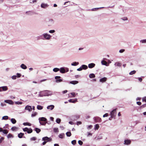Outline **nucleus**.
Listing matches in <instances>:
<instances>
[{
	"mask_svg": "<svg viewBox=\"0 0 146 146\" xmlns=\"http://www.w3.org/2000/svg\"><path fill=\"white\" fill-rule=\"evenodd\" d=\"M116 109H114L111 112V118L114 117L116 114Z\"/></svg>",
	"mask_w": 146,
	"mask_h": 146,
	"instance_id": "1",
	"label": "nucleus"
},
{
	"mask_svg": "<svg viewBox=\"0 0 146 146\" xmlns=\"http://www.w3.org/2000/svg\"><path fill=\"white\" fill-rule=\"evenodd\" d=\"M42 140L47 142L50 141L52 140V139L47 137H45L42 138Z\"/></svg>",
	"mask_w": 146,
	"mask_h": 146,
	"instance_id": "2",
	"label": "nucleus"
},
{
	"mask_svg": "<svg viewBox=\"0 0 146 146\" xmlns=\"http://www.w3.org/2000/svg\"><path fill=\"white\" fill-rule=\"evenodd\" d=\"M94 120L96 122H100L101 121V119L99 117H96L94 118Z\"/></svg>",
	"mask_w": 146,
	"mask_h": 146,
	"instance_id": "3",
	"label": "nucleus"
},
{
	"mask_svg": "<svg viewBox=\"0 0 146 146\" xmlns=\"http://www.w3.org/2000/svg\"><path fill=\"white\" fill-rule=\"evenodd\" d=\"M25 109L28 110L29 111H32V108L31 106L28 105L26 106Z\"/></svg>",
	"mask_w": 146,
	"mask_h": 146,
	"instance_id": "4",
	"label": "nucleus"
},
{
	"mask_svg": "<svg viewBox=\"0 0 146 146\" xmlns=\"http://www.w3.org/2000/svg\"><path fill=\"white\" fill-rule=\"evenodd\" d=\"M38 120H39V121H44V122L47 121L46 119L44 117H40L39 118Z\"/></svg>",
	"mask_w": 146,
	"mask_h": 146,
	"instance_id": "5",
	"label": "nucleus"
},
{
	"mask_svg": "<svg viewBox=\"0 0 146 146\" xmlns=\"http://www.w3.org/2000/svg\"><path fill=\"white\" fill-rule=\"evenodd\" d=\"M131 143V141L128 139L125 140L124 141V144L125 145H128L130 144Z\"/></svg>",
	"mask_w": 146,
	"mask_h": 146,
	"instance_id": "6",
	"label": "nucleus"
},
{
	"mask_svg": "<svg viewBox=\"0 0 146 146\" xmlns=\"http://www.w3.org/2000/svg\"><path fill=\"white\" fill-rule=\"evenodd\" d=\"M107 79L106 77H104L101 79H100V81L102 82H106L107 80Z\"/></svg>",
	"mask_w": 146,
	"mask_h": 146,
	"instance_id": "7",
	"label": "nucleus"
},
{
	"mask_svg": "<svg viewBox=\"0 0 146 146\" xmlns=\"http://www.w3.org/2000/svg\"><path fill=\"white\" fill-rule=\"evenodd\" d=\"M44 36L45 38L47 39H49L50 37V36L49 35H48L47 34H45L44 35Z\"/></svg>",
	"mask_w": 146,
	"mask_h": 146,
	"instance_id": "8",
	"label": "nucleus"
},
{
	"mask_svg": "<svg viewBox=\"0 0 146 146\" xmlns=\"http://www.w3.org/2000/svg\"><path fill=\"white\" fill-rule=\"evenodd\" d=\"M95 65V64L93 63L90 64L88 65V67L89 68H92L94 67Z\"/></svg>",
	"mask_w": 146,
	"mask_h": 146,
	"instance_id": "9",
	"label": "nucleus"
},
{
	"mask_svg": "<svg viewBox=\"0 0 146 146\" xmlns=\"http://www.w3.org/2000/svg\"><path fill=\"white\" fill-rule=\"evenodd\" d=\"M68 101L70 102L75 103L77 102V100L76 99H75L74 100L72 99H70Z\"/></svg>",
	"mask_w": 146,
	"mask_h": 146,
	"instance_id": "10",
	"label": "nucleus"
},
{
	"mask_svg": "<svg viewBox=\"0 0 146 146\" xmlns=\"http://www.w3.org/2000/svg\"><path fill=\"white\" fill-rule=\"evenodd\" d=\"M71 84H72L74 85H75L76 84L78 83V82L77 81L75 80V81H70L69 82Z\"/></svg>",
	"mask_w": 146,
	"mask_h": 146,
	"instance_id": "11",
	"label": "nucleus"
},
{
	"mask_svg": "<svg viewBox=\"0 0 146 146\" xmlns=\"http://www.w3.org/2000/svg\"><path fill=\"white\" fill-rule=\"evenodd\" d=\"M54 108V105H50L47 106V109L51 110L53 109Z\"/></svg>",
	"mask_w": 146,
	"mask_h": 146,
	"instance_id": "12",
	"label": "nucleus"
},
{
	"mask_svg": "<svg viewBox=\"0 0 146 146\" xmlns=\"http://www.w3.org/2000/svg\"><path fill=\"white\" fill-rule=\"evenodd\" d=\"M2 91H5L7 90L8 89V88L7 86H4L1 87Z\"/></svg>",
	"mask_w": 146,
	"mask_h": 146,
	"instance_id": "13",
	"label": "nucleus"
},
{
	"mask_svg": "<svg viewBox=\"0 0 146 146\" xmlns=\"http://www.w3.org/2000/svg\"><path fill=\"white\" fill-rule=\"evenodd\" d=\"M60 72L62 73H64L65 72V70L64 68H61L60 69Z\"/></svg>",
	"mask_w": 146,
	"mask_h": 146,
	"instance_id": "14",
	"label": "nucleus"
},
{
	"mask_svg": "<svg viewBox=\"0 0 146 146\" xmlns=\"http://www.w3.org/2000/svg\"><path fill=\"white\" fill-rule=\"evenodd\" d=\"M18 128L15 126L11 128V129L13 131H16L17 130Z\"/></svg>",
	"mask_w": 146,
	"mask_h": 146,
	"instance_id": "15",
	"label": "nucleus"
},
{
	"mask_svg": "<svg viewBox=\"0 0 146 146\" xmlns=\"http://www.w3.org/2000/svg\"><path fill=\"white\" fill-rule=\"evenodd\" d=\"M21 67L22 69H25L27 68V67L24 64H22L21 65Z\"/></svg>",
	"mask_w": 146,
	"mask_h": 146,
	"instance_id": "16",
	"label": "nucleus"
},
{
	"mask_svg": "<svg viewBox=\"0 0 146 146\" xmlns=\"http://www.w3.org/2000/svg\"><path fill=\"white\" fill-rule=\"evenodd\" d=\"M41 6L43 8H45L47 7V5L46 4L42 3L41 4Z\"/></svg>",
	"mask_w": 146,
	"mask_h": 146,
	"instance_id": "17",
	"label": "nucleus"
},
{
	"mask_svg": "<svg viewBox=\"0 0 146 146\" xmlns=\"http://www.w3.org/2000/svg\"><path fill=\"white\" fill-rule=\"evenodd\" d=\"M89 77L90 78H94L95 77V75L94 74H91L89 75Z\"/></svg>",
	"mask_w": 146,
	"mask_h": 146,
	"instance_id": "18",
	"label": "nucleus"
},
{
	"mask_svg": "<svg viewBox=\"0 0 146 146\" xmlns=\"http://www.w3.org/2000/svg\"><path fill=\"white\" fill-rule=\"evenodd\" d=\"M82 69L84 70H86L88 68V66H87L85 65H83L82 66Z\"/></svg>",
	"mask_w": 146,
	"mask_h": 146,
	"instance_id": "19",
	"label": "nucleus"
},
{
	"mask_svg": "<svg viewBox=\"0 0 146 146\" xmlns=\"http://www.w3.org/2000/svg\"><path fill=\"white\" fill-rule=\"evenodd\" d=\"M35 130L37 133H39L41 131V130L40 129L38 128H35Z\"/></svg>",
	"mask_w": 146,
	"mask_h": 146,
	"instance_id": "20",
	"label": "nucleus"
},
{
	"mask_svg": "<svg viewBox=\"0 0 146 146\" xmlns=\"http://www.w3.org/2000/svg\"><path fill=\"white\" fill-rule=\"evenodd\" d=\"M43 107L40 105H38L37 106V109L38 110H41L43 109Z\"/></svg>",
	"mask_w": 146,
	"mask_h": 146,
	"instance_id": "21",
	"label": "nucleus"
},
{
	"mask_svg": "<svg viewBox=\"0 0 146 146\" xmlns=\"http://www.w3.org/2000/svg\"><path fill=\"white\" fill-rule=\"evenodd\" d=\"M3 132L5 134H7L8 133V131L7 129H3Z\"/></svg>",
	"mask_w": 146,
	"mask_h": 146,
	"instance_id": "22",
	"label": "nucleus"
},
{
	"mask_svg": "<svg viewBox=\"0 0 146 146\" xmlns=\"http://www.w3.org/2000/svg\"><path fill=\"white\" fill-rule=\"evenodd\" d=\"M11 121L13 124H15L16 122V121L14 118H12L11 119Z\"/></svg>",
	"mask_w": 146,
	"mask_h": 146,
	"instance_id": "23",
	"label": "nucleus"
},
{
	"mask_svg": "<svg viewBox=\"0 0 146 146\" xmlns=\"http://www.w3.org/2000/svg\"><path fill=\"white\" fill-rule=\"evenodd\" d=\"M33 132V130L32 129H31V128L29 129L28 128V130L27 131V133H32Z\"/></svg>",
	"mask_w": 146,
	"mask_h": 146,
	"instance_id": "24",
	"label": "nucleus"
},
{
	"mask_svg": "<svg viewBox=\"0 0 146 146\" xmlns=\"http://www.w3.org/2000/svg\"><path fill=\"white\" fill-rule=\"evenodd\" d=\"M39 122H40V125H45L47 123V121H46V122L44 121L43 122L39 121Z\"/></svg>",
	"mask_w": 146,
	"mask_h": 146,
	"instance_id": "25",
	"label": "nucleus"
},
{
	"mask_svg": "<svg viewBox=\"0 0 146 146\" xmlns=\"http://www.w3.org/2000/svg\"><path fill=\"white\" fill-rule=\"evenodd\" d=\"M17 76H13L12 77V79L15 80L16 79V77H18V73H17Z\"/></svg>",
	"mask_w": 146,
	"mask_h": 146,
	"instance_id": "26",
	"label": "nucleus"
},
{
	"mask_svg": "<svg viewBox=\"0 0 146 146\" xmlns=\"http://www.w3.org/2000/svg\"><path fill=\"white\" fill-rule=\"evenodd\" d=\"M23 124L25 125H28L29 126H31V124L28 122L24 123Z\"/></svg>",
	"mask_w": 146,
	"mask_h": 146,
	"instance_id": "27",
	"label": "nucleus"
},
{
	"mask_svg": "<svg viewBox=\"0 0 146 146\" xmlns=\"http://www.w3.org/2000/svg\"><path fill=\"white\" fill-rule=\"evenodd\" d=\"M66 135L68 137H70L71 135V133L70 132H67L66 133Z\"/></svg>",
	"mask_w": 146,
	"mask_h": 146,
	"instance_id": "28",
	"label": "nucleus"
},
{
	"mask_svg": "<svg viewBox=\"0 0 146 146\" xmlns=\"http://www.w3.org/2000/svg\"><path fill=\"white\" fill-rule=\"evenodd\" d=\"M99 127V126L98 124H96L95 125V129L98 130Z\"/></svg>",
	"mask_w": 146,
	"mask_h": 146,
	"instance_id": "29",
	"label": "nucleus"
},
{
	"mask_svg": "<svg viewBox=\"0 0 146 146\" xmlns=\"http://www.w3.org/2000/svg\"><path fill=\"white\" fill-rule=\"evenodd\" d=\"M79 63L78 62H75L72 63L71 65L72 66H76Z\"/></svg>",
	"mask_w": 146,
	"mask_h": 146,
	"instance_id": "30",
	"label": "nucleus"
},
{
	"mask_svg": "<svg viewBox=\"0 0 146 146\" xmlns=\"http://www.w3.org/2000/svg\"><path fill=\"white\" fill-rule=\"evenodd\" d=\"M53 71L54 72H57V71L60 70V69L58 68H55L53 69Z\"/></svg>",
	"mask_w": 146,
	"mask_h": 146,
	"instance_id": "31",
	"label": "nucleus"
},
{
	"mask_svg": "<svg viewBox=\"0 0 146 146\" xmlns=\"http://www.w3.org/2000/svg\"><path fill=\"white\" fill-rule=\"evenodd\" d=\"M8 119V117L7 116H3L2 118V119L7 120Z\"/></svg>",
	"mask_w": 146,
	"mask_h": 146,
	"instance_id": "32",
	"label": "nucleus"
},
{
	"mask_svg": "<svg viewBox=\"0 0 146 146\" xmlns=\"http://www.w3.org/2000/svg\"><path fill=\"white\" fill-rule=\"evenodd\" d=\"M102 63L103 65H106L107 63L106 61L103 60L102 61Z\"/></svg>",
	"mask_w": 146,
	"mask_h": 146,
	"instance_id": "33",
	"label": "nucleus"
},
{
	"mask_svg": "<svg viewBox=\"0 0 146 146\" xmlns=\"http://www.w3.org/2000/svg\"><path fill=\"white\" fill-rule=\"evenodd\" d=\"M48 91H45L43 92V93L45 94L44 96H48Z\"/></svg>",
	"mask_w": 146,
	"mask_h": 146,
	"instance_id": "34",
	"label": "nucleus"
},
{
	"mask_svg": "<svg viewBox=\"0 0 146 146\" xmlns=\"http://www.w3.org/2000/svg\"><path fill=\"white\" fill-rule=\"evenodd\" d=\"M24 135V134L21 133L19 134V138H21Z\"/></svg>",
	"mask_w": 146,
	"mask_h": 146,
	"instance_id": "35",
	"label": "nucleus"
},
{
	"mask_svg": "<svg viewBox=\"0 0 146 146\" xmlns=\"http://www.w3.org/2000/svg\"><path fill=\"white\" fill-rule=\"evenodd\" d=\"M64 135V133L61 134L59 135V137L60 138H63Z\"/></svg>",
	"mask_w": 146,
	"mask_h": 146,
	"instance_id": "36",
	"label": "nucleus"
},
{
	"mask_svg": "<svg viewBox=\"0 0 146 146\" xmlns=\"http://www.w3.org/2000/svg\"><path fill=\"white\" fill-rule=\"evenodd\" d=\"M37 113L36 112H35L34 113H33L32 114H31V116L32 117H34V116H36L37 115Z\"/></svg>",
	"mask_w": 146,
	"mask_h": 146,
	"instance_id": "37",
	"label": "nucleus"
},
{
	"mask_svg": "<svg viewBox=\"0 0 146 146\" xmlns=\"http://www.w3.org/2000/svg\"><path fill=\"white\" fill-rule=\"evenodd\" d=\"M136 72L135 70H133L131 71L129 73V74L130 75H132L133 74H135L136 73Z\"/></svg>",
	"mask_w": 146,
	"mask_h": 146,
	"instance_id": "38",
	"label": "nucleus"
},
{
	"mask_svg": "<svg viewBox=\"0 0 146 146\" xmlns=\"http://www.w3.org/2000/svg\"><path fill=\"white\" fill-rule=\"evenodd\" d=\"M53 131L54 132H58V128H55L53 129Z\"/></svg>",
	"mask_w": 146,
	"mask_h": 146,
	"instance_id": "39",
	"label": "nucleus"
},
{
	"mask_svg": "<svg viewBox=\"0 0 146 146\" xmlns=\"http://www.w3.org/2000/svg\"><path fill=\"white\" fill-rule=\"evenodd\" d=\"M56 121L57 123H59L60 122L61 119L59 118H57L56 119Z\"/></svg>",
	"mask_w": 146,
	"mask_h": 146,
	"instance_id": "40",
	"label": "nucleus"
},
{
	"mask_svg": "<svg viewBox=\"0 0 146 146\" xmlns=\"http://www.w3.org/2000/svg\"><path fill=\"white\" fill-rule=\"evenodd\" d=\"M7 137L8 138H10L13 137V135L12 134L9 133L8 135L7 136Z\"/></svg>",
	"mask_w": 146,
	"mask_h": 146,
	"instance_id": "41",
	"label": "nucleus"
},
{
	"mask_svg": "<svg viewBox=\"0 0 146 146\" xmlns=\"http://www.w3.org/2000/svg\"><path fill=\"white\" fill-rule=\"evenodd\" d=\"M36 139V138L35 137H33L30 139L31 141H35Z\"/></svg>",
	"mask_w": 146,
	"mask_h": 146,
	"instance_id": "42",
	"label": "nucleus"
},
{
	"mask_svg": "<svg viewBox=\"0 0 146 146\" xmlns=\"http://www.w3.org/2000/svg\"><path fill=\"white\" fill-rule=\"evenodd\" d=\"M76 143V141L75 140H74L72 141V143L73 145H75Z\"/></svg>",
	"mask_w": 146,
	"mask_h": 146,
	"instance_id": "43",
	"label": "nucleus"
},
{
	"mask_svg": "<svg viewBox=\"0 0 146 146\" xmlns=\"http://www.w3.org/2000/svg\"><path fill=\"white\" fill-rule=\"evenodd\" d=\"M62 81V80L61 79H57L56 80V82H60Z\"/></svg>",
	"mask_w": 146,
	"mask_h": 146,
	"instance_id": "44",
	"label": "nucleus"
},
{
	"mask_svg": "<svg viewBox=\"0 0 146 146\" xmlns=\"http://www.w3.org/2000/svg\"><path fill=\"white\" fill-rule=\"evenodd\" d=\"M116 64H117V65L118 66H120L121 65V64L119 62H117L116 63Z\"/></svg>",
	"mask_w": 146,
	"mask_h": 146,
	"instance_id": "45",
	"label": "nucleus"
},
{
	"mask_svg": "<svg viewBox=\"0 0 146 146\" xmlns=\"http://www.w3.org/2000/svg\"><path fill=\"white\" fill-rule=\"evenodd\" d=\"M79 144L80 145H82L83 144V142L81 140H79L78 141Z\"/></svg>",
	"mask_w": 146,
	"mask_h": 146,
	"instance_id": "46",
	"label": "nucleus"
},
{
	"mask_svg": "<svg viewBox=\"0 0 146 146\" xmlns=\"http://www.w3.org/2000/svg\"><path fill=\"white\" fill-rule=\"evenodd\" d=\"M23 129L24 131H27H27L28 130V128L27 127H26L23 128Z\"/></svg>",
	"mask_w": 146,
	"mask_h": 146,
	"instance_id": "47",
	"label": "nucleus"
},
{
	"mask_svg": "<svg viewBox=\"0 0 146 146\" xmlns=\"http://www.w3.org/2000/svg\"><path fill=\"white\" fill-rule=\"evenodd\" d=\"M4 138L3 137H1V139H0V143H1L2 141L4 140Z\"/></svg>",
	"mask_w": 146,
	"mask_h": 146,
	"instance_id": "48",
	"label": "nucleus"
},
{
	"mask_svg": "<svg viewBox=\"0 0 146 146\" xmlns=\"http://www.w3.org/2000/svg\"><path fill=\"white\" fill-rule=\"evenodd\" d=\"M146 106V104H143L140 106L141 108H143Z\"/></svg>",
	"mask_w": 146,
	"mask_h": 146,
	"instance_id": "49",
	"label": "nucleus"
},
{
	"mask_svg": "<svg viewBox=\"0 0 146 146\" xmlns=\"http://www.w3.org/2000/svg\"><path fill=\"white\" fill-rule=\"evenodd\" d=\"M108 115V113H106L103 115V117H107Z\"/></svg>",
	"mask_w": 146,
	"mask_h": 146,
	"instance_id": "50",
	"label": "nucleus"
},
{
	"mask_svg": "<svg viewBox=\"0 0 146 146\" xmlns=\"http://www.w3.org/2000/svg\"><path fill=\"white\" fill-rule=\"evenodd\" d=\"M124 51H125V50L124 49H121V50H119V52L120 53H122L123 52H124Z\"/></svg>",
	"mask_w": 146,
	"mask_h": 146,
	"instance_id": "51",
	"label": "nucleus"
},
{
	"mask_svg": "<svg viewBox=\"0 0 146 146\" xmlns=\"http://www.w3.org/2000/svg\"><path fill=\"white\" fill-rule=\"evenodd\" d=\"M61 78L60 76H56L55 77V79L57 80L58 79H59Z\"/></svg>",
	"mask_w": 146,
	"mask_h": 146,
	"instance_id": "52",
	"label": "nucleus"
},
{
	"mask_svg": "<svg viewBox=\"0 0 146 146\" xmlns=\"http://www.w3.org/2000/svg\"><path fill=\"white\" fill-rule=\"evenodd\" d=\"M55 32L54 30H51L49 31V32L50 33H53Z\"/></svg>",
	"mask_w": 146,
	"mask_h": 146,
	"instance_id": "53",
	"label": "nucleus"
},
{
	"mask_svg": "<svg viewBox=\"0 0 146 146\" xmlns=\"http://www.w3.org/2000/svg\"><path fill=\"white\" fill-rule=\"evenodd\" d=\"M142 100L143 101H145L146 102V97L143 98L142 99Z\"/></svg>",
	"mask_w": 146,
	"mask_h": 146,
	"instance_id": "54",
	"label": "nucleus"
},
{
	"mask_svg": "<svg viewBox=\"0 0 146 146\" xmlns=\"http://www.w3.org/2000/svg\"><path fill=\"white\" fill-rule=\"evenodd\" d=\"M82 70V67H80V68H78L77 69V70L78 71H80Z\"/></svg>",
	"mask_w": 146,
	"mask_h": 146,
	"instance_id": "55",
	"label": "nucleus"
},
{
	"mask_svg": "<svg viewBox=\"0 0 146 146\" xmlns=\"http://www.w3.org/2000/svg\"><path fill=\"white\" fill-rule=\"evenodd\" d=\"M7 100H5V102H6V101H7ZM9 102H6L7 103H9V104H11L13 102L12 100H9Z\"/></svg>",
	"mask_w": 146,
	"mask_h": 146,
	"instance_id": "56",
	"label": "nucleus"
},
{
	"mask_svg": "<svg viewBox=\"0 0 146 146\" xmlns=\"http://www.w3.org/2000/svg\"><path fill=\"white\" fill-rule=\"evenodd\" d=\"M137 104L139 105H141V102H137Z\"/></svg>",
	"mask_w": 146,
	"mask_h": 146,
	"instance_id": "57",
	"label": "nucleus"
},
{
	"mask_svg": "<svg viewBox=\"0 0 146 146\" xmlns=\"http://www.w3.org/2000/svg\"><path fill=\"white\" fill-rule=\"evenodd\" d=\"M82 124V122L81 121H78L77 122V124L78 125H80Z\"/></svg>",
	"mask_w": 146,
	"mask_h": 146,
	"instance_id": "58",
	"label": "nucleus"
},
{
	"mask_svg": "<svg viewBox=\"0 0 146 146\" xmlns=\"http://www.w3.org/2000/svg\"><path fill=\"white\" fill-rule=\"evenodd\" d=\"M46 80V79H43V80H41L40 81V83H41L42 82H43V81H45Z\"/></svg>",
	"mask_w": 146,
	"mask_h": 146,
	"instance_id": "59",
	"label": "nucleus"
},
{
	"mask_svg": "<svg viewBox=\"0 0 146 146\" xmlns=\"http://www.w3.org/2000/svg\"><path fill=\"white\" fill-rule=\"evenodd\" d=\"M71 94L72 96L73 97H74L75 96V94L74 93H71Z\"/></svg>",
	"mask_w": 146,
	"mask_h": 146,
	"instance_id": "60",
	"label": "nucleus"
},
{
	"mask_svg": "<svg viewBox=\"0 0 146 146\" xmlns=\"http://www.w3.org/2000/svg\"><path fill=\"white\" fill-rule=\"evenodd\" d=\"M122 19L123 20H127V17H124V18H123Z\"/></svg>",
	"mask_w": 146,
	"mask_h": 146,
	"instance_id": "61",
	"label": "nucleus"
},
{
	"mask_svg": "<svg viewBox=\"0 0 146 146\" xmlns=\"http://www.w3.org/2000/svg\"><path fill=\"white\" fill-rule=\"evenodd\" d=\"M47 141H44L43 143H42V145H45L46 143H47Z\"/></svg>",
	"mask_w": 146,
	"mask_h": 146,
	"instance_id": "62",
	"label": "nucleus"
},
{
	"mask_svg": "<svg viewBox=\"0 0 146 146\" xmlns=\"http://www.w3.org/2000/svg\"><path fill=\"white\" fill-rule=\"evenodd\" d=\"M140 82H141L142 80V79L141 78H138Z\"/></svg>",
	"mask_w": 146,
	"mask_h": 146,
	"instance_id": "63",
	"label": "nucleus"
},
{
	"mask_svg": "<svg viewBox=\"0 0 146 146\" xmlns=\"http://www.w3.org/2000/svg\"><path fill=\"white\" fill-rule=\"evenodd\" d=\"M67 92V90H65L63 91V94H65V93H66Z\"/></svg>",
	"mask_w": 146,
	"mask_h": 146,
	"instance_id": "64",
	"label": "nucleus"
}]
</instances>
